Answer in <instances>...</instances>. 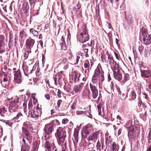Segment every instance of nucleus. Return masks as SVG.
Listing matches in <instances>:
<instances>
[{
  "instance_id": "20",
  "label": "nucleus",
  "mask_w": 151,
  "mask_h": 151,
  "mask_svg": "<svg viewBox=\"0 0 151 151\" xmlns=\"http://www.w3.org/2000/svg\"><path fill=\"white\" fill-rule=\"evenodd\" d=\"M92 41L91 40L90 42H86L85 44H83L82 47L83 48V52H84V53L88 52V49L87 48V47L91 46L92 45Z\"/></svg>"
},
{
  "instance_id": "15",
  "label": "nucleus",
  "mask_w": 151,
  "mask_h": 151,
  "mask_svg": "<svg viewBox=\"0 0 151 151\" xmlns=\"http://www.w3.org/2000/svg\"><path fill=\"white\" fill-rule=\"evenodd\" d=\"M22 134L23 135L22 140L24 139V140H25V139H26L29 143H31L32 141V137L29 132H22Z\"/></svg>"
},
{
  "instance_id": "6",
  "label": "nucleus",
  "mask_w": 151,
  "mask_h": 151,
  "mask_svg": "<svg viewBox=\"0 0 151 151\" xmlns=\"http://www.w3.org/2000/svg\"><path fill=\"white\" fill-rule=\"evenodd\" d=\"M94 75L99 76V86H100V83L102 82L104 80V72L101 69L100 66L98 65L96 69L95 70L94 73Z\"/></svg>"
},
{
  "instance_id": "24",
  "label": "nucleus",
  "mask_w": 151,
  "mask_h": 151,
  "mask_svg": "<svg viewBox=\"0 0 151 151\" xmlns=\"http://www.w3.org/2000/svg\"><path fill=\"white\" fill-rule=\"evenodd\" d=\"M8 108L10 114L18 111H17V106L13 105V104H10Z\"/></svg>"
},
{
  "instance_id": "48",
  "label": "nucleus",
  "mask_w": 151,
  "mask_h": 151,
  "mask_svg": "<svg viewBox=\"0 0 151 151\" xmlns=\"http://www.w3.org/2000/svg\"><path fill=\"white\" fill-rule=\"evenodd\" d=\"M116 144L114 142L112 145V150L113 151H116L117 150V149L116 148Z\"/></svg>"
},
{
  "instance_id": "8",
  "label": "nucleus",
  "mask_w": 151,
  "mask_h": 151,
  "mask_svg": "<svg viewBox=\"0 0 151 151\" xmlns=\"http://www.w3.org/2000/svg\"><path fill=\"white\" fill-rule=\"evenodd\" d=\"M32 64H30L29 65V66H28L23 63L22 68L25 74V78H28L29 74L32 73V71H30V70L32 69Z\"/></svg>"
},
{
  "instance_id": "39",
  "label": "nucleus",
  "mask_w": 151,
  "mask_h": 151,
  "mask_svg": "<svg viewBox=\"0 0 151 151\" xmlns=\"http://www.w3.org/2000/svg\"><path fill=\"white\" fill-rule=\"evenodd\" d=\"M83 128L89 132H91V130L93 129L92 126L89 124H88L85 127H83Z\"/></svg>"
},
{
  "instance_id": "32",
  "label": "nucleus",
  "mask_w": 151,
  "mask_h": 151,
  "mask_svg": "<svg viewBox=\"0 0 151 151\" xmlns=\"http://www.w3.org/2000/svg\"><path fill=\"white\" fill-rule=\"evenodd\" d=\"M76 113L78 115H83V114L86 115L87 113L89 114V113L88 110H86L84 111L78 110L76 111Z\"/></svg>"
},
{
  "instance_id": "47",
  "label": "nucleus",
  "mask_w": 151,
  "mask_h": 151,
  "mask_svg": "<svg viewBox=\"0 0 151 151\" xmlns=\"http://www.w3.org/2000/svg\"><path fill=\"white\" fill-rule=\"evenodd\" d=\"M144 49V47L142 45H141L139 46L138 47V50L140 53H141L143 51Z\"/></svg>"
},
{
  "instance_id": "27",
  "label": "nucleus",
  "mask_w": 151,
  "mask_h": 151,
  "mask_svg": "<svg viewBox=\"0 0 151 151\" xmlns=\"http://www.w3.org/2000/svg\"><path fill=\"white\" fill-rule=\"evenodd\" d=\"M66 135L62 136H60L56 137L57 138V139L60 142V144H63L65 140V138L66 137Z\"/></svg>"
},
{
  "instance_id": "51",
  "label": "nucleus",
  "mask_w": 151,
  "mask_h": 151,
  "mask_svg": "<svg viewBox=\"0 0 151 151\" xmlns=\"http://www.w3.org/2000/svg\"><path fill=\"white\" fill-rule=\"evenodd\" d=\"M112 142V140L111 139V136H110L109 137H107L106 138V143H110L111 142Z\"/></svg>"
},
{
  "instance_id": "17",
  "label": "nucleus",
  "mask_w": 151,
  "mask_h": 151,
  "mask_svg": "<svg viewBox=\"0 0 151 151\" xmlns=\"http://www.w3.org/2000/svg\"><path fill=\"white\" fill-rule=\"evenodd\" d=\"M84 86V83H81L80 84L74 86L73 90L76 93L80 92Z\"/></svg>"
},
{
  "instance_id": "12",
  "label": "nucleus",
  "mask_w": 151,
  "mask_h": 151,
  "mask_svg": "<svg viewBox=\"0 0 151 151\" xmlns=\"http://www.w3.org/2000/svg\"><path fill=\"white\" fill-rule=\"evenodd\" d=\"M54 124L53 123L47 124L45 126L44 130L45 134H51L54 130Z\"/></svg>"
},
{
  "instance_id": "35",
  "label": "nucleus",
  "mask_w": 151,
  "mask_h": 151,
  "mask_svg": "<svg viewBox=\"0 0 151 151\" xmlns=\"http://www.w3.org/2000/svg\"><path fill=\"white\" fill-rule=\"evenodd\" d=\"M31 52V50L26 49V50L24 53V57H25V59H27L30 53Z\"/></svg>"
},
{
  "instance_id": "60",
  "label": "nucleus",
  "mask_w": 151,
  "mask_h": 151,
  "mask_svg": "<svg viewBox=\"0 0 151 151\" xmlns=\"http://www.w3.org/2000/svg\"><path fill=\"white\" fill-rule=\"evenodd\" d=\"M27 102H24V103L23 104V107L22 108L25 110L27 108Z\"/></svg>"
},
{
  "instance_id": "52",
  "label": "nucleus",
  "mask_w": 151,
  "mask_h": 151,
  "mask_svg": "<svg viewBox=\"0 0 151 151\" xmlns=\"http://www.w3.org/2000/svg\"><path fill=\"white\" fill-rule=\"evenodd\" d=\"M4 122L6 124H7L9 126L11 127H12L13 123L12 122H10L9 120L5 121Z\"/></svg>"
},
{
  "instance_id": "59",
  "label": "nucleus",
  "mask_w": 151,
  "mask_h": 151,
  "mask_svg": "<svg viewBox=\"0 0 151 151\" xmlns=\"http://www.w3.org/2000/svg\"><path fill=\"white\" fill-rule=\"evenodd\" d=\"M100 146H101V145H100V142H99V141H98L97 143V145H96V147L97 149L98 150H99V151H100Z\"/></svg>"
},
{
  "instance_id": "64",
  "label": "nucleus",
  "mask_w": 151,
  "mask_h": 151,
  "mask_svg": "<svg viewBox=\"0 0 151 151\" xmlns=\"http://www.w3.org/2000/svg\"><path fill=\"white\" fill-rule=\"evenodd\" d=\"M76 104L75 103H74L71 106V108L73 109H75L76 107Z\"/></svg>"
},
{
  "instance_id": "16",
  "label": "nucleus",
  "mask_w": 151,
  "mask_h": 151,
  "mask_svg": "<svg viewBox=\"0 0 151 151\" xmlns=\"http://www.w3.org/2000/svg\"><path fill=\"white\" fill-rule=\"evenodd\" d=\"M66 135V132L64 130L63 128L61 127H59L57 130V132L55 133L56 137L63 136Z\"/></svg>"
},
{
  "instance_id": "36",
  "label": "nucleus",
  "mask_w": 151,
  "mask_h": 151,
  "mask_svg": "<svg viewBox=\"0 0 151 151\" xmlns=\"http://www.w3.org/2000/svg\"><path fill=\"white\" fill-rule=\"evenodd\" d=\"M10 77L9 78H3V81L5 83V85L7 86L10 82Z\"/></svg>"
},
{
  "instance_id": "61",
  "label": "nucleus",
  "mask_w": 151,
  "mask_h": 151,
  "mask_svg": "<svg viewBox=\"0 0 151 151\" xmlns=\"http://www.w3.org/2000/svg\"><path fill=\"white\" fill-rule=\"evenodd\" d=\"M40 68H39V67H38L37 68V71L36 72V75H39L40 74Z\"/></svg>"
},
{
  "instance_id": "53",
  "label": "nucleus",
  "mask_w": 151,
  "mask_h": 151,
  "mask_svg": "<svg viewBox=\"0 0 151 151\" xmlns=\"http://www.w3.org/2000/svg\"><path fill=\"white\" fill-rule=\"evenodd\" d=\"M45 141H49L50 140V136L49 134H45Z\"/></svg>"
},
{
  "instance_id": "63",
  "label": "nucleus",
  "mask_w": 151,
  "mask_h": 151,
  "mask_svg": "<svg viewBox=\"0 0 151 151\" xmlns=\"http://www.w3.org/2000/svg\"><path fill=\"white\" fill-rule=\"evenodd\" d=\"M45 97L47 100H49L50 99V96L48 94H45Z\"/></svg>"
},
{
  "instance_id": "38",
  "label": "nucleus",
  "mask_w": 151,
  "mask_h": 151,
  "mask_svg": "<svg viewBox=\"0 0 151 151\" xmlns=\"http://www.w3.org/2000/svg\"><path fill=\"white\" fill-rule=\"evenodd\" d=\"M60 44L61 47V50H67V47L66 45L65 42H60Z\"/></svg>"
},
{
  "instance_id": "5",
  "label": "nucleus",
  "mask_w": 151,
  "mask_h": 151,
  "mask_svg": "<svg viewBox=\"0 0 151 151\" xmlns=\"http://www.w3.org/2000/svg\"><path fill=\"white\" fill-rule=\"evenodd\" d=\"M107 56L101 54V58L102 61L103 62L107 64H109L111 66H112L115 63H116L114 61L112 56L111 55H109L108 52H107Z\"/></svg>"
},
{
  "instance_id": "11",
  "label": "nucleus",
  "mask_w": 151,
  "mask_h": 151,
  "mask_svg": "<svg viewBox=\"0 0 151 151\" xmlns=\"http://www.w3.org/2000/svg\"><path fill=\"white\" fill-rule=\"evenodd\" d=\"M10 114V115L13 118L12 120L14 121H16L18 119H22L23 116L21 112L19 111Z\"/></svg>"
},
{
  "instance_id": "14",
  "label": "nucleus",
  "mask_w": 151,
  "mask_h": 151,
  "mask_svg": "<svg viewBox=\"0 0 151 151\" xmlns=\"http://www.w3.org/2000/svg\"><path fill=\"white\" fill-rule=\"evenodd\" d=\"M51 146L53 147V149H54L55 146L54 143L51 144L50 141H45L44 145V147L45 151H50L51 150Z\"/></svg>"
},
{
  "instance_id": "42",
  "label": "nucleus",
  "mask_w": 151,
  "mask_h": 151,
  "mask_svg": "<svg viewBox=\"0 0 151 151\" xmlns=\"http://www.w3.org/2000/svg\"><path fill=\"white\" fill-rule=\"evenodd\" d=\"M102 107V104H99L97 106V108L98 109V111L99 112V114L100 115H102L101 111V108Z\"/></svg>"
},
{
  "instance_id": "13",
  "label": "nucleus",
  "mask_w": 151,
  "mask_h": 151,
  "mask_svg": "<svg viewBox=\"0 0 151 151\" xmlns=\"http://www.w3.org/2000/svg\"><path fill=\"white\" fill-rule=\"evenodd\" d=\"M35 43V40L29 37L26 40L25 46L26 49L31 50Z\"/></svg>"
},
{
  "instance_id": "19",
  "label": "nucleus",
  "mask_w": 151,
  "mask_h": 151,
  "mask_svg": "<svg viewBox=\"0 0 151 151\" xmlns=\"http://www.w3.org/2000/svg\"><path fill=\"white\" fill-rule=\"evenodd\" d=\"M40 142L37 141L33 142L32 147V151H37L39 147Z\"/></svg>"
},
{
  "instance_id": "58",
  "label": "nucleus",
  "mask_w": 151,
  "mask_h": 151,
  "mask_svg": "<svg viewBox=\"0 0 151 151\" xmlns=\"http://www.w3.org/2000/svg\"><path fill=\"white\" fill-rule=\"evenodd\" d=\"M36 94L35 93H33L32 94L31 97L32 98L36 101L35 102H37V100L36 99V98L35 97V96Z\"/></svg>"
},
{
  "instance_id": "28",
  "label": "nucleus",
  "mask_w": 151,
  "mask_h": 151,
  "mask_svg": "<svg viewBox=\"0 0 151 151\" xmlns=\"http://www.w3.org/2000/svg\"><path fill=\"white\" fill-rule=\"evenodd\" d=\"M29 32L34 37H38V32L35 30L34 28L30 29L29 30Z\"/></svg>"
},
{
  "instance_id": "46",
  "label": "nucleus",
  "mask_w": 151,
  "mask_h": 151,
  "mask_svg": "<svg viewBox=\"0 0 151 151\" xmlns=\"http://www.w3.org/2000/svg\"><path fill=\"white\" fill-rule=\"evenodd\" d=\"M33 105H32V100H29V102L28 103V109L30 111H31V110H32V107Z\"/></svg>"
},
{
  "instance_id": "56",
  "label": "nucleus",
  "mask_w": 151,
  "mask_h": 151,
  "mask_svg": "<svg viewBox=\"0 0 151 151\" xmlns=\"http://www.w3.org/2000/svg\"><path fill=\"white\" fill-rule=\"evenodd\" d=\"M148 146H151V136L148 137Z\"/></svg>"
},
{
  "instance_id": "45",
  "label": "nucleus",
  "mask_w": 151,
  "mask_h": 151,
  "mask_svg": "<svg viewBox=\"0 0 151 151\" xmlns=\"http://www.w3.org/2000/svg\"><path fill=\"white\" fill-rule=\"evenodd\" d=\"M124 79L125 81H126L129 80V74L127 73H124Z\"/></svg>"
},
{
  "instance_id": "29",
  "label": "nucleus",
  "mask_w": 151,
  "mask_h": 151,
  "mask_svg": "<svg viewBox=\"0 0 151 151\" xmlns=\"http://www.w3.org/2000/svg\"><path fill=\"white\" fill-rule=\"evenodd\" d=\"M135 126L131 125L128 128V135L129 136H131L132 133H134V130Z\"/></svg>"
},
{
  "instance_id": "18",
  "label": "nucleus",
  "mask_w": 151,
  "mask_h": 151,
  "mask_svg": "<svg viewBox=\"0 0 151 151\" xmlns=\"http://www.w3.org/2000/svg\"><path fill=\"white\" fill-rule=\"evenodd\" d=\"M5 40V37L3 35H0V52L4 51L5 45L4 43V41Z\"/></svg>"
},
{
  "instance_id": "43",
  "label": "nucleus",
  "mask_w": 151,
  "mask_h": 151,
  "mask_svg": "<svg viewBox=\"0 0 151 151\" xmlns=\"http://www.w3.org/2000/svg\"><path fill=\"white\" fill-rule=\"evenodd\" d=\"M68 59L66 58H64L62 62L59 63V65H64L66 63H68Z\"/></svg>"
},
{
  "instance_id": "49",
  "label": "nucleus",
  "mask_w": 151,
  "mask_h": 151,
  "mask_svg": "<svg viewBox=\"0 0 151 151\" xmlns=\"http://www.w3.org/2000/svg\"><path fill=\"white\" fill-rule=\"evenodd\" d=\"M66 145V143L65 142L64 144L62 146V151H67V149Z\"/></svg>"
},
{
  "instance_id": "37",
  "label": "nucleus",
  "mask_w": 151,
  "mask_h": 151,
  "mask_svg": "<svg viewBox=\"0 0 151 151\" xmlns=\"http://www.w3.org/2000/svg\"><path fill=\"white\" fill-rule=\"evenodd\" d=\"M141 117L144 120H146L147 117V112L144 111L142 112V113L140 114Z\"/></svg>"
},
{
  "instance_id": "33",
  "label": "nucleus",
  "mask_w": 151,
  "mask_h": 151,
  "mask_svg": "<svg viewBox=\"0 0 151 151\" xmlns=\"http://www.w3.org/2000/svg\"><path fill=\"white\" fill-rule=\"evenodd\" d=\"M90 87L92 92L98 91V90L96 87L94 85L90 83Z\"/></svg>"
},
{
  "instance_id": "55",
  "label": "nucleus",
  "mask_w": 151,
  "mask_h": 151,
  "mask_svg": "<svg viewBox=\"0 0 151 151\" xmlns=\"http://www.w3.org/2000/svg\"><path fill=\"white\" fill-rule=\"evenodd\" d=\"M132 97L133 99H134L136 98V95L135 92L134 91H132L131 92Z\"/></svg>"
},
{
  "instance_id": "40",
  "label": "nucleus",
  "mask_w": 151,
  "mask_h": 151,
  "mask_svg": "<svg viewBox=\"0 0 151 151\" xmlns=\"http://www.w3.org/2000/svg\"><path fill=\"white\" fill-rule=\"evenodd\" d=\"M19 102V98L17 97L16 99L11 101L10 104H13V105L17 106V104Z\"/></svg>"
},
{
  "instance_id": "23",
  "label": "nucleus",
  "mask_w": 151,
  "mask_h": 151,
  "mask_svg": "<svg viewBox=\"0 0 151 151\" xmlns=\"http://www.w3.org/2000/svg\"><path fill=\"white\" fill-rule=\"evenodd\" d=\"M81 74L78 71H74L73 72V76H74V82L76 83L79 82L80 80L79 77Z\"/></svg>"
},
{
  "instance_id": "31",
  "label": "nucleus",
  "mask_w": 151,
  "mask_h": 151,
  "mask_svg": "<svg viewBox=\"0 0 151 151\" xmlns=\"http://www.w3.org/2000/svg\"><path fill=\"white\" fill-rule=\"evenodd\" d=\"M99 80V76L93 75L92 78V82L94 84L97 83Z\"/></svg>"
},
{
  "instance_id": "25",
  "label": "nucleus",
  "mask_w": 151,
  "mask_h": 151,
  "mask_svg": "<svg viewBox=\"0 0 151 151\" xmlns=\"http://www.w3.org/2000/svg\"><path fill=\"white\" fill-rule=\"evenodd\" d=\"M30 127V125L27 122H24L22 127V132H29V129Z\"/></svg>"
},
{
  "instance_id": "21",
  "label": "nucleus",
  "mask_w": 151,
  "mask_h": 151,
  "mask_svg": "<svg viewBox=\"0 0 151 151\" xmlns=\"http://www.w3.org/2000/svg\"><path fill=\"white\" fill-rule=\"evenodd\" d=\"M78 131L76 129L75 130L73 134V142L74 144H76L78 142Z\"/></svg>"
},
{
  "instance_id": "26",
  "label": "nucleus",
  "mask_w": 151,
  "mask_h": 151,
  "mask_svg": "<svg viewBox=\"0 0 151 151\" xmlns=\"http://www.w3.org/2000/svg\"><path fill=\"white\" fill-rule=\"evenodd\" d=\"M90 132L83 128L81 132V134L82 137L84 138H87L88 135L89 134Z\"/></svg>"
},
{
  "instance_id": "2",
  "label": "nucleus",
  "mask_w": 151,
  "mask_h": 151,
  "mask_svg": "<svg viewBox=\"0 0 151 151\" xmlns=\"http://www.w3.org/2000/svg\"><path fill=\"white\" fill-rule=\"evenodd\" d=\"M139 35L144 43L146 45L150 44L151 42V35L147 33V29L143 27L140 29Z\"/></svg>"
},
{
  "instance_id": "41",
  "label": "nucleus",
  "mask_w": 151,
  "mask_h": 151,
  "mask_svg": "<svg viewBox=\"0 0 151 151\" xmlns=\"http://www.w3.org/2000/svg\"><path fill=\"white\" fill-rule=\"evenodd\" d=\"M14 77H22L21 74L19 69L14 71Z\"/></svg>"
},
{
  "instance_id": "9",
  "label": "nucleus",
  "mask_w": 151,
  "mask_h": 151,
  "mask_svg": "<svg viewBox=\"0 0 151 151\" xmlns=\"http://www.w3.org/2000/svg\"><path fill=\"white\" fill-rule=\"evenodd\" d=\"M82 65H83V67H82L83 70H84V73L88 75L90 72V70H91V67L92 66L91 63L90 66L89 61L88 60H86L83 62Z\"/></svg>"
},
{
  "instance_id": "1",
  "label": "nucleus",
  "mask_w": 151,
  "mask_h": 151,
  "mask_svg": "<svg viewBox=\"0 0 151 151\" xmlns=\"http://www.w3.org/2000/svg\"><path fill=\"white\" fill-rule=\"evenodd\" d=\"M77 38L81 43L85 42L88 40L89 36L86 26L85 25H83L79 29L77 35Z\"/></svg>"
},
{
  "instance_id": "10",
  "label": "nucleus",
  "mask_w": 151,
  "mask_h": 151,
  "mask_svg": "<svg viewBox=\"0 0 151 151\" xmlns=\"http://www.w3.org/2000/svg\"><path fill=\"white\" fill-rule=\"evenodd\" d=\"M99 131L95 132L90 135L87 138V140L89 142H95L99 138Z\"/></svg>"
},
{
  "instance_id": "44",
  "label": "nucleus",
  "mask_w": 151,
  "mask_h": 151,
  "mask_svg": "<svg viewBox=\"0 0 151 151\" xmlns=\"http://www.w3.org/2000/svg\"><path fill=\"white\" fill-rule=\"evenodd\" d=\"M98 96V91L92 92V96L93 98L94 99L96 98Z\"/></svg>"
},
{
  "instance_id": "30",
  "label": "nucleus",
  "mask_w": 151,
  "mask_h": 151,
  "mask_svg": "<svg viewBox=\"0 0 151 151\" xmlns=\"http://www.w3.org/2000/svg\"><path fill=\"white\" fill-rule=\"evenodd\" d=\"M76 10L75 11L76 15L78 17H80L82 16L81 10L80 9L79 7L76 8Z\"/></svg>"
},
{
  "instance_id": "4",
  "label": "nucleus",
  "mask_w": 151,
  "mask_h": 151,
  "mask_svg": "<svg viewBox=\"0 0 151 151\" xmlns=\"http://www.w3.org/2000/svg\"><path fill=\"white\" fill-rule=\"evenodd\" d=\"M141 74L142 78H147L146 82L148 83V87L151 90V71L148 70H141Z\"/></svg>"
},
{
  "instance_id": "54",
  "label": "nucleus",
  "mask_w": 151,
  "mask_h": 151,
  "mask_svg": "<svg viewBox=\"0 0 151 151\" xmlns=\"http://www.w3.org/2000/svg\"><path fill=\"white\" fill-rule=\"evenodd\" d=\"M58 77L55 75V76L53 78L54 80L55 81V85H57L58 84V82H57V80H58V82L59 81L60 79L58 78Z\"/></svg>"
},
{
  "instance_id": "62",
  "label": "nucleus",
  "mask_w": 151,
  "mask_h": 151,
  "mask_svg": "<svg viewBox=\"0 0 151 151\" xmlns=\"http://www.w3.org/2000/svg\"><path fill=\"white\" fill-rule=\"evenodd\" d=\"M62 101L61 100H59L57 102V106L59 108L60 107V105L61 103L62 102Z\"/></svg>"
},
{
  "instance_id": "34",
  "label": "nucleus",
  "mask_w": 151,
  "mask_h": 151,
  "mask_svg": "<svg viewBox=\"0 0 151 151\" xmlns=\"http://www.w3.org/2000/svg\"><path fill=\"white\" fill-rule=\"evenodd\" d=\"M22 77H14V81L15 83H17L18 84H19L22 81L21 79Z\"/></svg>"
},
{
  "instance_id": "7",
  "label": "nucleus",
  "mask_w": 151,
  "mask_h": 151,
  "mask_svg": "<svg viewBox=\"0 0 151 151\" xmlns=\"http://www.w3.org/2000/svg\"><path fill=\"white\" fill-rule=\"evenodd\" d=\"M41 108H40L37 106L35 109L29 111V114H30L31 117L36 120L38 119L39 116H40L41 114Z\"/></svg>"
},
{
  "instance_id": "22",
  "label": "nucleus",
  "mask_w": 151,
  "mask_h": 151,
  "mask_svg": "<svg viewBox=\"0 0 151 151\" xmlns=\"http://www.w3.org/2000/svg\"><path fill=\"white\" fill-rule=\"evenodd\" d=\"M22 142H24V144L22 145L21 151H29L30 147L26 143V140L24 139L22 140Z\"/></svg>"
},
{
  "instance_id": "3",
  "label": "nucleus",
  "mask_w": 151,
  "mask_h": 151,
  "mask_svg": "<svg viewBox=\"0 0 151 151\" xmlns=\"http://www.w3.org/2000/svg\"><path fill=\"white\" fill-rule=\"evenodd\" d=\"M113 72L114 76L115 78L118 81H120L122 78V75L120 72V68L118 64L115 63L112 66H111Z\"/></svg>"
},
{
  "instance_id": "57",
  "label": "nucleus",
  "mask_w": 151,
  "mask_h": 151,
  "mask_svg": "<svg viewBox=\"0 0 151 151\" xmlns=\"http://www.w3.org/2000/svg\"><path fill=\"white\" fill-rule=\"evenodd\" d=\"M68 119L67 118L63 119L62 121V123L63 124H65L67 123L68 122Z\"/></svg>"
},
{
  "instance_id": "50",
  "label": "nucleus",
  "mask_w": 151,
  "mask_h": 151,
  "mask_svg": "<svg viewBox=\"0 0 151 151\" xmlns=\"http://www.w3.org/2000/svg\"><path fill=\"white\" fill-rule=\"evenodd\" d=\"M14 43L13 41L12 40L11 38H10L9 41V48H11L13 46V44Z\"/></svg>"
}]
</instances>
